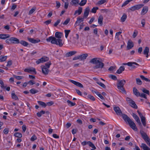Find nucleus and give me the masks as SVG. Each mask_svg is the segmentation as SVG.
I'll list each match as a JSON object with an SVG mask.
<instances>
[{
  "mask_svg": "<svg viewBox=\"0 0 150 150\" xmlns=\"http://www.w3.org/2000/svg\"><path fill=\"white\" fill-rule=\"evenodd\" d=\"M114 110L116 114L118 115H122L123 119L126 122H128L130 127L135 131H137V128L134 122L127 115L122 114V112L118 107H114Z\"/></svg>",
  "mask_w": 150,
  "mask_h": 150,
  "instance_id": "1",
  "label": "nucleus"
},
{
  "mask_svg": "<svg viewBox=\"0 0 150 150\" xmlns=\"http://www.w3.org/2000/svg\"><path fill=\"white\" fill-rule=\"evenodd\" d=\"M62 33L59 32H56L55 34L56 38L53 36L49 37L46 38V40L47 42H51L52 44H56L59 45V47H62L63 45L62 42V40L60 39L62 37Z\"/></svg>",
  "mask_w": 150,
  "mask_h": 150,
  "instance_id": "2",
  "label": "nucleus"
},
{
  "mask_svg": "<svg viewBox=\"0 0 150 150\" xmlns=\"http://www.w3.org/2000/svg\"><path fill=\"white\" fill-rule=\"evenodd\" d=\"M101 59L100 58H95L91 59L90 61V62L95 64V66L93 67L95 69L102 68L104 66V64L101 62Z\"/></svg>",
  "mask_w": 150,
  "mask_h": 150,
  "instance_id": "3",
  "label": "nucleus"
},
{
  "mask_svg": "<svg viewBox=\"0 0 150 150\" xmlns=\"http://www.w3.org/2000/svg\"><path fill=\"white\" fill-rule=\"evenodd\" d=\"M126 83L124 80H118L117 84V87L120 91L122 93H126L125 90L124 88V86Z\"/></svg>",
  "mask_w": 150,
  "mask_h": 150,
  "instance_id": "4",
  "label": "nucleus"
},
{
  "mask_svg": "<svg viewBox=\"0 0 150 150\" xmlns=\"http://www.w3.org/2000/svg\"><path fill=\"white\" fill-rule=\"evenodd\" d=\"M140 133L143 138L146 142L147 144L149 146H150V139L146 134L143 130H140Z\"/></svg>",
  "mask_w": 150,
  "mask_h": 150,
  "instance_id": "5",
  "label": "nucleus"
},
{
  "mask_svg": "<svg viewBox=\"0 0 150 150\" xmlns=\"http://www.w3.org/2000/svg\"><path fill=\"white\" fill-rule=\"evenodd\" d=\"M49 60V58L48 57H42L41 58L38 59L36 62L37 64H39L40 63H43Z\"/></svg>",
  "mask_w": 150,
  "mask_h": 150,
  "instance_id": "6",
  "label": "nucleus"
},
{
  "mask_svg": "<svg viewBox=\"0 0 150 150\" xmlns=\"http://www.w3.org/2000/svg\"><path fill=\"white\" fill-rule=\"evenodd\" d=\"M79 37V35L78 34H76V36L74 37L72 39H71V41L72 43L74 44L78 43Z\"/></svg>",
  "mask_w": 150,
  "mask_h": 150,
  "instance_id": "7",
  "label": "nucleus"
},
{
  "mask_svg": "<svg viewBox=\"0 0 150 150\" xmlns=\"http://www.w3.org/2000/svg\"><path fill=\"white\" fill-rule=\"evenodd\" d=\"M69 81L72 83L74 84L76 86H77L80 87V88H83V86L82 85V84H81V83L76 81H75L71 80V79H69Z\"/></svg>",
  "mask_w": 150,
  "mask_h": 150,
  "instance_id": "8",
  "label": "nucleus"
},
{
  "mask_svg": "<svg viewBox=\"0 0 150 150\" xmlns=\"http://www.w3.org/2000/svg\"><path fill=\"white\" fill-rule=\"evenodd\" d=\"M41 67L42 73L45 75L47 74L49 71L48 69L45 66H42Z\"/></svg>",
  "mask_w": 150,
  "mask_h": 150,
  "instance_id": "9",
  "label": "nucleus"
},
{
  "mask_svg": "<svg viewBox=\"0 0 150 150\" xmlns=\"http://www.w3.org/2000/svg\"><path fill=\"white\" fill-rule=\"evenodd\" d=\"M24 71L26 72L30 73L31 72H33L34 74H36V72L35 68H30L29 69H24Z\"/></svg>",
  "mask_w": 150,
  "mask_h": 150,
  "instance_id": "10",
  "label": "nucleus"
},
{
  "mask_svg": "<svg viewBox=\"0 0 150 150\" xmlns=\"http://www.w3.org/2000/svg\"><path fill=\"white\" fill-rule=\"evenodd\" d=\"M90 10V9L89 7H87L86 8L83 14V16L84 18H86L88 17L89 13Z\"/></svg>",
  "mask_w": 150,
  "mask_h": 150,
  "instance_id": "11",
  "label": "nucleus"
},
{
  "mask_svg": "<svg viewBox=\"0 0 150 150\" xmlns=\"http://www.w3.org/2000/svg\"><path fill=\"white\" fill-rule=\"evenodd\" d=\"M11 42L13 44H18L20 43V41L17 38L14 37H11Z\"/></svg>",
  "mask_w": 150,
  "mask_h": 150,
  "instance_id": "12",
  "label": "nucleus"
},
{
  "mask_svg": "<svg viewBox=\"0 0 150 150\" xmlns=\"http://www.w3.org/2000/svg\"><path fill=\"white\" fill-rule=\"evenodd\" d=\"M134 46V44L132 41L129 40L127 42V50H129L131 49Z\"/></svg>",
  "mask_w": 150,
  "mask_h": 150,
  "instance_id": "13",
  "label": "nucleus"
},
{
  "mask_svg": "<svg viewBox=\"0 0 150 150\" xmlns=\"http://www.w3.org/2000/svg\"><path fill=\"white\" fill-rule=\"evenodd\" d=\"M132 116L139 125H142L138 117L134 113H132Z\"/></svg>",
  "mask_w": 150,
  "mask_h": 150,
  "instance_id": "14",
  "label": "nucleus"
},
{
  "mask_svg": "<svg viewBox=\"0 0 150 150\" xmlns=\"http://www.w3.org/2000/svg\"><path fill=\"white\" fill-rule=\"evenodd\" d=\"M28 39L29 41L33 43H38L40 41V40L38 39L35 40L33 38H28Z\"/></svg>",
  "mask_w": 150,
  "mask_h": 150,
  "instance_id": "15",
  "label": "nucleus"
},
{
  "mask_svg": "<svg viewBox=\"0 0 150 150\" xmlns=\"http://www.w3.org/2000/svg\"><path fill=\"white\" fill-rule=\"evenodd\" d=\"M149 51V49L148 47H145L143 51V54L146 55V57L148 58L149 57L148 53Z\"/></svg>",
  "mask_w": 150,
  "mask_h": 150,
  "instance_id": "16",
  "label": "nucleus"
},
{
  "mask_svg": "<svg viewBox=\"0 0 150 150\" xmlns=\"http://www.w3.org/2000/svg\"><path fill=\"white\" fill-rule=\"evenodd\" d=\"M84 18L83 17V18H80L79 17H78L77 19V21L75 23V25H79V24L84 21Z\"/></svg>",
  "mask_w": 150,
  "mask_h": 150,
  "instance_id": "17",
  "label": "nucleus"
},
{
  "mask_svg": "<svg viewBox=\"0 0 150 150\" xmlns=\"http://www.w3.org/2000/svg\"><path fill=\"white\" fill-rule=\"evenodd\" d=\"M10 37V35L8 34H0V38L2 39H5Z\"/></svg>",
  "mask_w": 150,
  "mask_h": 150,
  "instance_id": "18",
  "label": "nucleus"
},
{
  "mask_svg": "<svg viewBox=\"0 0 150 150\" xmlns=\"http://www.w3.org/2000/svg\"><path fill=\"white\" fill-rule=\"evenodd\" d=\"M76 53V51H71L69 52H67L66 54L65 55L67 57H68L75 54Z\"/></svg>",
  "mask_w": 150,
  "mask_h": 150,
  "instance_id": "19",
  "label": "nucleus"
},
{
  "mask_svg": "<svg viewBox=\"0 0 150 150\" xmlns=\"http://www.w3.org/2000/svg\"><path fill=\"white\" fill-rule=\"evenodd\" d=\"M82 8L81 7H79L78 9L76 10L74 14V15H76L77 13H78V15H80L82 12Z\"/></svg>",
  "mask_w": 150,
  "mask_h": 150,
  "instance_id": "20",
  "label": "nucleus"
},
{
  "mask_svg": "<svg viewBox=\"0 0 150 150\" xmlns=\"http://www.w3.org/2000/svg\"><path fill=\"white\" fill-rule=\"evenodd\" d=\"M148 8L147 6H144L142 8L141 12V14L142 15H144L148 11Z\"/></svg>",
  "mask_w": 150,
  "mask_h": 150,
  "instance_id": "21",
  "label": "nucleus"
},
{
  "mask_svg": "<svg viewBox=\"0 0 150 150\" xmlns=\"http://www.w3.org/2000/svg\"><path fill=\"white\" fill-rule=\"evenodd\" d=\"M103 17L102 16L100 15L99 16L98 19V22L99 25L102 26L103 25Z\"/></svg>",
  "mask_w": 150,
  "mask_h": 150,
  "instance_id": "22",
  "label": "nucleus"
},
{
  "mask_svg": "<svg viewBox=\"0 0 150 150\" xmlns=\"http://www.w3.org/2000/svg\"><path fill=\"white\" fill-rule=\"evenodd\" d=\"M129 104L132 107L135 109H137V105L135 104L134 101L133 100L131 101V102H129Z\"/></svg>",
  "mask_w": 150,
  "mask_h": 150,
  "instance_id": "23",
  "label": "nucleus"
},
{
  "mask_svg": "<svg viewBox=\"0 0 150 150\" xmlns=\"http://www.w3.org/2000/svg\"><path fill=\"white\" fill-rule=\"evenodd\" d=\"M88 56V54L87 53L80 55V60L82 61L85 59Z\"/></svg>",
  "mask_w": 150,
  "mask_h": 150,
  "instance_id": "24",
  "label": "nucleus"
},
{
  "mask_svg": "<svg viewBox=\"0 0 150 150\" xmlns=\"http://www.w3.org/2000/svg\"><path fill=\"white\" fill-rule=\"evenodd\" d=\"M125 68L123 66H121L116 71V73L118 74H120L124 71Z\"/></svg>",
  "mask_w": 150,
  "mask_h": 150,
  "instance_id": "25",
  "label": "nucleus"
},
{
  "mask_svg": "<svg viewBox=\"0 0 150 150\" xmlns=\"http://www.w3.org/2000/svg\"><path fill=\"white\" fill-rule=\"evenodd\" d=\"M133 92L134 94L137 96H140V93L138 91L137 89L135 87L134 88H133Z\"/></svg>",
  "mask_w": 150,
  "mask_h": 150,
  "instance_id": "26",
  "label": "nucleus"
},
{
  "mask_svg": "<svg viewBox=\"0 0 150 150\" xmlns=\"http://www.w3.org/2000/svg\"><path fill=\"white\" fill-rule=\"evenodd\" d=\"M131 62L132 64L131 66H130L131 67V69H130V70H132L133 69H134L136 68L137 67L133 65V64H135L138 66H139V64H138L136 62Z\"/></svg>",
  "mask_w": 150,
  "mask_h": 150,
  "instance_id": "27",
  "label": "nucleus"
},
{
  "mask_svg": "<svg viewBox=\"0 0 150 150\" xmlns=\"http://www.w3.org/2000/svg\"><path fill=\"white\" fill-rule=\"evenodd\" d=\"M141 147L144 150H150V148L147 146L145 144L142 143V144Z\"/></svg>",
  "mask_w": 150,
  "mask_h": 150,
  "instance_id": "28",
  "label": "nucleus"
},
{
  "mask_svg": "<svg viewBox=\"0 0 150 150\" xmlns=\"http://www.w3.org/2000/svg\"><path fill=\"white\" fill-rule=\"evenodd\" d=\"M37 102L40 105H41L44 108H45L47 105V104L45 103L42 101H38Z\"/></svg>",
  "mask_w": 150,
  "mask_h": 150,
  "instance_id": "29",
  "label": "nucleus"
},
{
  "mask_svg": "<svg viewBox=\"0 0 150 150\" xmlns=\"http://www.w3.org/2000/svg\"><path fill=\"white\" fill-rule=\"evenodd\" d=\"M7 56L1 55L0 56V62H2L5 61L7 59Z\"/></svg>",
  "mask_w": 150,
  "mask_h": 150,
  "instance_id": "30",
  "label": "nucleus"
},
{
  "mask_svg": "<svg viewBox=\"0 0 150 150\" xmlns=\"http://www.w3.org/2000/svg\"><path fill=\"white\" fill-rule=\"evenodd\" d=\"M67 103H68V105L71 107L74 106L76 104L75 103H73L69 100L67 101Z\"/></svg>",
  "mask_w": 150,
  "mask_h": 150,
  "instance_id": "31",
  "label": "nucleus"
},
{
  "mask_svg": "<svg viewBox=\"0 0 150 150\" xmlns=\"http://www.w3.org/2000/svg\"><path fill=\"white\" fill-rule=\"evenodd\" d=\"M127 17V15L125 13L123 14L121 18V21L122 22H124L126 20Z\"/></svg>",
  "mask_w": 150,
  "mask_h": 150,
  "instance_id": "32",
  "label": "nucleus"
},
{
  "mask_svg": "<svg viewBox=\"0 0 150 150\" xmlns=\"http://www.w3.org/2000/svg\"><path fill=\"white\" fill-rule=\"evenodd\" d=\"M20 43L25 47H27L28 44L27 42L24 40H21Z\"/></svg>",
  "mask_w": 150,
  "mask_h": 150,
  "instance_id": "33",
  "label": "nucleus"
},
{
  "mask_svg": "<svg viewBox=\"0 0 150 150\" xmlns=\"http://www.w3.org/2000/svg\"><path fill=\"white\" fill-rule=\"evenodd\" d=\"M140 77L142 80H144L146 82H150V80L148 78L145 77L143 75H141L140 76Z\"/></svg>",
  "mask_w": 150,
  "mask_h": 150,
  "instance_id": "34",
  "label": "nucleus"
},
{
  "mask_svg": "<svg viewBox=\"0 0 150 150\" xmlns=\"http://www.w3.org/2000/svg\"><path fill=\"white\" fill-rule=\"evenodd\" d=\"M88 144L89 145V146L94 149H96V147L95 146V145L90 141H88Z\"/></svg>",
  "mask_w": 150,
  "mask_h": 150,
  "instance_id": "35",
  "label": "nucleus"
},
{
  "mask_svg": "<svg viewBox=\"0 0 150 150\" xmlns=\"http://www.w3.org/2000/svg\"><path fill=\"white\" fill-rule=\"evenodd\" d=\"M86 2V0H82L80 3H79V5L81 6H84Z\"/></svg>",
  "mask_w": 150,
  "mask_h": 150,
  "instance_id": "36",
  "label": "nucleus"
},
{
  "mask_svg": "<svg viewBox=\"0 0 150 150\" xmlns=\"http://www.w3.org/2000/svg\"><path fill=\"white\" fill-rule=\"evenodd\" d=\"M64 31L65 33V37L66 38H67L69 34L71 31L70 30H65Z\"/></svg>",
  "mask_w": 150,
  "mask_h": 150,
  "instance_id": "37",
  "label": "nucleus"
},
{
  "mask_svg": "<svg viewBox=\"0 0 150 150\" xmlns=\"http://www.w3.org/2000/svg\"><path fill=\"white\" fill-rule=\"evenodd\" d=\"M79 0H72L71 2V3H72L73 4L72 5H74V6H76L77 4H79Z\"/></svg>",
  "mask_w": 150,
  "mask_h": 150,
  "instance_id": "38",
  "label": "nucleus"
},
{
  "mask_svg": "<svg viewBox=\"0 0 150 150\" xmlns=\"http://www.w3.org/2000/svg\"><path fill=\"white\" fill-rule=\"evenodd\" d=\"M141 120L143 125L144 126H145L146 125V122L145 117H142V118H141Z\"/></svg>",
  "mask_w": 150,
  "mask_h": 150,
  "instance_id": "39",
  "label": "nucleus"
},
{
  "mask_svg": "<svg viewBox=\"0 0 150 150\" xmlns=\"http://www.w3.org/2000/svg\"><path fill=\"white\" fill-rule=\"evenodd\" d=\"M96 83L99 85L100 86L103 87L104 88H105L106 87V86L103 83H102L100 81H98L96 82Z\"/></svg>",
  "mask_w": 150,
  "mask_h": 150,
  "instance_id": "40",
  "label": "nucleus"
},
{
  "mask_svg": "<svg viewBox=\"0 0 150 150\" xmlns=\"http://www.w3.org/2000/svg\"><path fill=\"white\" fill-rule=\"evenodd\" d=\"M14 136L18 138H21L22 137V134L19 132H16L14 134Z\"/></svg>",
  "mask_w": 150,
  "mask_h": 150,
  "instance_id": "41",
  "label": "nucleus"
},
{
  "mask_svg": "<svg viewBox=\"0 0 150 150\" xmlns=\"http://www.w3.org/2000/svg\"><path fill=\"white\" fill-rule=\"evenodd\" d=\"M144 6V5L142 4H139L135 6L136 10H138L142 8Z\"/></svg>",
  "mask_w": 150,
  "mask_h": 150,
  "instance_id": "42",
  "label": "nucleus"
},
{
  "mask_svg": "<svg viewBox=\"0 0 150 150\" xmlns=\"http://www.w3.org/2000/svg\"><path fill=\"white\" fill-rule=\"evenodd\" d=\"M31 93L32 94H34L38 92V91L37 90H35L34 88H32L30 90Z\"/></svg>",
  "mask_w": 150,
  "mask_h": 150,
  "instance_id": "43",
  "label": "nucleus"
},
{
  "mask_svg": "<svg viewBox=\"0 0 150 150\" xmlns=\"http://www.w3.org/2000/svg\"><path fill=\"white\" fill-rule=\"evenodd\" d=\"M11 96L12 98L14 99L15 100H18V98L14 93H12Z\"/></svg>",
  "mask_w": 150,
  "mask_h": 150,
  "instance_id": "44",
  "label": "nucleus"
},
{
  "mask_svg": "<svg viewBox=\"0 0 150 150\" xmlns=\"http://www.w3.org/2000/svg\"><path fill=\"white\" fill-rule=\"evenodd\" d=\"M107 2V0H101L98 1V4L99 5H101Z\"/></svg>",
  "mask_w": 150,
  "mask_h": 150,
  "instance_id": "45",
  "label": "nucleus"
},
{
  "mask_svg": "<svg viewBox=\"0 0 150 150\" xmlns=\"http://www.w3.org/2000/svg\"><path fill=\"white\" fill-rule=\"evenodd\" d=\"M87 98L88 99H89L93 101H94L95 100V98L93 96H91V95H88V96H87Z\"/></svg>",
  "mask_w": 150,
  "mask_h": 150,
  "instance_id": "46",
  "label": "nucleus"
},
{
  "mask_svg": "<svg viewBox=\"0 0 150 150\" xmlns=\"http://www.w3.org/2000/svg\"><path fill=\"white\" fill-rule=\"evenodd\" d=\"M132 0H127L122 4V7L124 6L130 2L132 1Z\"/></svg>",
  "mask_w": 150,
  "mask_h": 150,
  "instance_id": "47",
  "label": "nucleus"
},
{
  "mask_svg": "<svg viewBox=\"0 0 150 150\" xmlns=\"http://www.w3.org/2000/svg\"><path fill=\"white\" fill-rule=\"evenodd\" d=\"M98 9V8L97 7H94L92 9L91 12L93 13H95L96 12V10Z\"/></svg>",
  "mask_w": 150,
  "mask_h": 150,
  "instance_id": "48",
  "label": "nucleus"
},
{
  "mask_svg": "<svg viewBox=\"0 0 150 150\" xmlns=\"http://www.w3.org/2000/svg\"><path fill=\"white\" fill-rule=\"evenodd\" d=\"M136 81L137 83L139 85H141L142 83V82L141 81V80L139 78H136Z\"/></svg>",
  "mask_w": 150,
  "mask_h": 150,
  "instance_id": "49",
  "label": "nucleus"
},
{
  "mask_svg": "<svg viewBox=\"0 0 150 150\" xmlns=\"http://www.w3.org/2000/svg\"><path fill=\"white\" fill-rule=\"evenodd\" d=\"M109 77L110 78H111L114 80H116L117 79V77L116 76L112 74L109 75Z\"/></svg>",
  "mask_w": 150,
  "mask_h": 150,
  "instance_id": "50",
  "label": "nucleus"
},
{
  "mask_svg": "<svg viewBox=\"0 0 150 150\" xmlns=\"http://www.w3.org/2000/svg\"><path fill=\"white\" fill-rule=\"evenodd\" d=\"M37 139V137L35 134H34L30 138V140L32 141H34Z\"/></svg>",
  "mask_w": 150,
  "mask_h": 150,
  "instance_id": "51",
  "label": "nucleus"
},
{
  "mask_svg": "<svg viewBox=\"0 0 150 150\" xmlns=\"http://www.w3.org/2000/svg\"><path fill=\"white\" fill-rule=\"evenodd\" d=\"M70 21V19L69 18H67L64 22L63 23V24L64 25H67L69 22Z\"/></svg>",
  "mask_w": 150,
  "mask_h": 150,
  "instance_id": "52",
  "label": "nucleus"
},
{
  "mask_svg": "<svg viewBox=\"0 0 150 150\" xmlns=\"http://www.w3.org/2000/svg\"><path fill=\"white\" fill-rule=\"evenodd\" d=\"M142 91L144 93H146L147 94L149 95V91L145 88H144L142 89Z\"/></svg>",
  "mask_w": 150,
  "mask_h": 150,
  "instance_id": "53",
  "label": "nucleus"
},
{
  "mask_svg": "<svg viewBox=\"0 0 150 150\" xmlns=\"http://www.w3.org/2000/svg\"><path fill=\"white\" fill-rule=\"evenodd\" d=\"M14 77L18 80H20L23 79L24 77L22 76H14Z\"/></svg>",
  "mask_w": 150,
  "mask_h": 150,
  "instance_id": "54",
  "label": "nucleus"
},
{
  "mask_svg": "<svg viewBox=\"0 0 150 150\" xmlns=\"http://www.w3.org/2000/svg\"><path fill=\"white\" fill-rule=\"evenodd\" d=\"M9 132V129L8 128H6L3 130L4 133L5 134H7Z\"/></svg>",
  "mask_w": 150,
  "mask_h": 150,
  "instance_id": "55",
  "label": "nucleus"
},
{
  "mask_svg": "<svg viewBox=\"0 0 150 150\" xmlns=\"http://www.w3.org/2000/svg\"><path fill=\"white\" fill-rule=\"evenodd\" d=\"M0 84L1 85V87L2 88H5L6 87L4 86V83L2 80H0Z\"/></svg>",
  "mask_w": 150,
  "mask_h": 150,
  "instance_id": "56",
  "label": "nucleus"
},
{
  "mask_svg": "<svg viewBox=\"0 0 150 150\" xmlns=\"http://www.w3.org/2000/svg\"><path fill=\"white\" fill-rule=\"evenodd\" d=\"M140 96L142 98H144L146 99H147L146 95L145 94L143 93H140V96Z\"/></svg>",
  "mask_w": 150,
  "mask_h": 150,
  "instance_id": "57",
  "label": "nucleus"
},
{
  "mask_svg": "<svg viewBox=\"0 0 150 150\" xmlns=\"http://www.w3.org/2000/svg\"><path fill=\"white\" fill-rule=\"evenodd\" d=\"M35 10H36L35 8H32L29 11V13H28L30 15V14H32L35 11Z\"/></svg>",
  "mask_w": 150,
  "mask_h": 150,
  "instance_id": "58",
  "label": "nucleus"
},
{
  "mask_svg": "<svg viewBox=\"0 0 150 150\" xmlns=\"http://www.w3.org/2000/svg\"><path fill=\"white\" fill-rule=\"evenodd\" d=\"M61 20L60 19H58L55 23L54 24V25L55 27L57 26L60 23Z\"/></svg>",
  "mask_w": 150,
  "mask_h": 150,
  "instance_id": "59",
  "label": "nucleus"
},
{
  "mask_svg": "<svg viewBox=\"0 0 150 150\" xmlns=\"http://www.w3.org/2000/svg\"><path fill=\"white\" fill-rule=\"evenodd\" d=\"M51 63L50 62H48L46 63L45 64V66L47 68H49L50 67V66L51 65Z\"/></svg>",
  "mask_w": 150,
  "mask_h": 150,
  "instance_id": "60",
  "label": "nucleus"
},
{
  "mask_svg": "<svg viewBox=\"0 0 150 150\" xmlns=\"http://www.w3.org/2000/svg\"><path fill=\"white\" fill-rule=\"evenodd\" d=\"M141 23L142 25V27H144L145 24V21L144 19H143L142 20Z\"/></svg>",
  "mask_w": 150,
  "mask_h": 150,
  "instance_id": "61",
  "label": "nucleus"
},
{
  "mask_svg": "<svg viewBox=\"0 0 150 150\" xmlns=\"http://www.w3.org/2000/svg\"><path fill=\"white\" fill-rule=\"evenodd\" d=\"M116 67L115 66H111L109 69L108 70L110 71H112Z\"/></svg>",
  "mask_w": 150,
  "mask_h": 150,
  "instance_id": "62",
  "label": "nucleus"
},
{
  "mask_svg": "<svg viewBox=\"0 0 150 150\" xmlns=\"http://www.w3.org/2000/svg\"><path fill=\"white\" fill-rule=\"evenodd\" d=\"M51 21H52V20H48L45 21L44 23L45 24H46L47 25H48L49 24H50L51 23Z\"/></svg>",
  "mask_w": 150,
  "mask_h": 150,
  "instance_id": "63",
  "label": "nucleus"
},
{
  "mask_svg": "<svg viewBox=\"0 0 150 150\" xmlns=\"http://www.w3.org/2000/svg\"><path fill=\"white\" fill-rule=\"evenodd\" d=\"M54 104L53 102L52 101H50V102H48L47 103V105L48 106H51Z\"/></svg>",
  "mask_w": 150,
  "mask_h": 150,
  "instance_id": "64",
  "label": "nucleus"
}]
</instances>
